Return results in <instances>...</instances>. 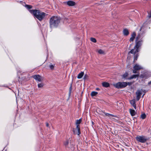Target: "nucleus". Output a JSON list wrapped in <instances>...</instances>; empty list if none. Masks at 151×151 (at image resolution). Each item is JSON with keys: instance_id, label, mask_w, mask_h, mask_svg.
<instances>
[{"instance_id": "f257e3e1", "label": "nucleus", "mask_w": 151, "mask_h": 151, "mask_svg": "<svg viewBox=\"0 0 151 151\" xmlns=\"http://www.w3.org/2000/svg\"><path fill=\"white\" fill-rule=\"evenodd\" d=\"M29 12L40 21H42L47 15L46 13L39 10L31 9L29 10Z\"/></svg>"}, {"instance_id": "f03ea898", "label": "nucleus", "mask_w": 151, "mask_h": 151, "mask_svg": "<svg viewBox=\"0 0 151 151\" xmlns=\"http://www.w3.org/2000/svg\"><path fill=\"white\" fill-rule=\"evenodd\" d=\"M60 18L57 16H53L50 19V26L51 28L57 27L60 22Z\"/></svg>"}, {"instance_id": "7ed1b4c3", "label": "nucleus", "mask_w": 151, "mask_h": 151, "mask_svg": "<svg viewBox=\"0 0 151 151\" xmlns=\"http://www.w3.org/2000/svg\"><path fill=\"white\" fill-rule=\"evenodd\" d=\"M114 87L118 88H121L126 87L127 85V83L126 82H119L113 84Z\"/></svg>"}, {"instance_id": "20e7f679", "label": "nucleus", "mask_w": 151, "mask_h": 151, "mask_svg": "<svg viewBox=\"0 0 151 151\" xmlns=\"http://www.w3.org/2000/svg\"><path fill=\"white\" fill-rule=\"evenodd\" d=\"M64 145L66 147L70 148L72 150H74V145L73 143L71 142L70 141L67 140L64 142Z\"/></svg>"}, {"instance_id": "39448f33", "label": "nucleus", "mask_w": 151, "mask_h": 151, "mask_svg": "<svg viewBox=\"0 0 151 151\" xmlns=\"http://www.w3.org/2000/svg\"><path fill=\"white\" fill-rule=\"evenodd\" d=\"M137 141L141 143H145L147 140V138L145 136H138L136 137Z\"/></svg>"}, {"instance_id": "423d86ee", "label": "nucleus", "mask_w": 151, "mask_h": 151, "mask_svg": "<svg viewBox=\"0 0 151 151\" xmlns=\"http://www.w3.org/2000/svg\"><path fill=\"white\" fill-rule=\"evenodd\" d=\"M143 69V68L138 64H136L133 67V73H137V71Z\"/></svg>"}, {"instance_id": "0eeeda50", "label": "nucleus", "mask_w": 151, "mask_h": 151, "mask_svg": "<svg viewBox=\"0 0 151 151\" xmlns=\"http://www.w3.org/2000/svg\"><path fill=\"white\" fill-rule=\"evenodd\" d=\"M145 93V91H143L142 89L141 90H138L136 93L137 96V101H138L140 99L141 96L142 94V92Z\"/></svg>"}, {"instance_id": "6e6552de", "label": "nucleus", "mask_w": 151, "mask_h": 151, "mask_svg": "<svg viewBox=\"0 0 151 151\" xmlns=\"http://www.w3.org/2000/svg\"><path fill=\"white\" fill-rule=\"evenodd\" d=\"M33 78L35 80L39 82H41L43 80V77L38 75L34 76Z\"/></svg>"}, {"instance_id": "1a4fd4ad", "label": "nucleus", "mask_w": 151, "mask_h": 151, "mask_svg": "<svg viewBox=\"0 0 151 151\" xmlns=\"http://www.w3.org/2000/svg\"><path fill=\"white\" fill-rule=\"evenodd\" d=\"M73 132L74 134H77L79 135L80 133V126L79 125H77L76 129H73Z\"/></svg>"}, {"instance_id": "9d476101", "label": "nucleus", "mask_w": 151, "mask_h": 151, "mask_svg": "<svg viewBox=\"0 0 151 151\" xmlns=\"http://www.w3.org/2000/svg\"><path fill=\"white\" fill-rule=\"evenodd\" d=\"M142 42V40H140L137 42H136V45L134 46V48H137L138 49V48H139L141 46Z\"/></svg>"}, {"instance_id": "9b49d317", "label": "nucleus", "mask_w": 151, "mask_h": 151, "mask_svg": "<svg viewBox=\"0 0 151 151\" xmlns=\"http://www.w3.org/2000/svg\"><path fill=\"white\" fill-rule=\"evenodd\" d=\"M139 50L137 48H134V49H132L130 52H129V53H131L132 54H135L136 53L138 52Z\"/></svg>"}, {"instance_id": "f8f14e48", "label": "nucleus", "mask_w": 151, "mask_h": 151, "mask_svg": "<svg viewBox=\"0 0 151 151\" xmlns=\"http://www.w3.org/2000/svg\"><path fill=\"white\" fill-rule=\"evenodd\" d=\"M67 4L69 6H74L76 4L75 3L72 1H68L66 2Z\"/></svg>"}, {"instance_id": "ddd939ff", "label": "nucleus", "mask_w": 151, "mask_h": 151, "mask_svg": "<svg viewBox=\"0 0 151 151\" xmlns=\"http://www.w3.org/2000/svg\"><path fill=\"white\" fill-rule=\"evenodd\" d=\"M123 33L124 36H127L129 34L128 30L127 29H124L123 31Z\"/></svg>"}, {"instance_id": "4468645a", "label": "nucleus", "mask_w": 151, "mask_h": 151, "mask_svg": "<svg viewBox=\"0 0 151 151\" xmlns=\"http://www.w3.org/2000/svg\"><path fill=\"white\" fill-rule=\"evenodd\" d=\"M139 76V74L133 75L130 77L128 78L127 79L131 80L134 78H136L137 77H138Z\"/></svg>"}, {"instance_id": "2eb2a0df", "label": "nucleus", "mask_w": 151, "mask_h": 151, "mask_svg": "<svg viewBox=\"0 0 151 151\" xmlns=\"http://www.w3.org/2000/svg\"><path fill=\"white\" fill-rule=\"evenodd\" d=\"M130 103L132 105L135 109H136V106L135 104V101L134 100H132L130 101Z\"/></svg>"}, {"instance_id": "dca6fc26", "label": "nucleus", "mask_w": 151, "mask_h": 151, "mask_svg": "<svg viewBox=\"0 0 151 151\" xmlns=\"http://www.w3.org/2000/svg\"><path fill=\"white\" fill-rule=\"evenodd\" d=\"M129 111L130 113L132 116H133L135 115L136 112L134 110L132 109H130Z\"/></svg>"}, {"instance_id": "f3484780", "label": "nucleus", "mask_w": 151, "mask_h": 151, "mask_svg": "<svg viewBox=\"0 0 151 151\" xmlns=\"http://www.w3.org/2000/svg\"><path fill=\"white\" fill-rule=\"evenodd\" d=\"M84 74V73L83 72H81V73H79L78 76L77 78L78 79H80L82 78Z\"/></svg>"}, {"instance_id": "a211bd4d", "label": "nucleus", "mask_w": 151, "mask_h": 151, "mask_svg": "<svg viewBox=\"0 0 151 151\" xmlns=\"http://www.w3.org/2000/svg\"><path fill=\"white\" fill-rule=\"evenodd\" d=\"M129 74L127 72H125L122 76V78L127 79V77L128 76Z\"/></svg>"}, {"instance_id": "6ab92c4d", "label": "nucleus", "mask_w": 151, "mask_h": 151, "mask_svg": "<svg viewBox=\"0 0 151 151\" xmlns=\"http://www.w3.org/2000/svg\"><path fill=\"white\" fill-rule=\"evenodd\" d=\"M102 86L105 87H107L109 86V83L107 82H103L102 83Z\"/></svg>"}, {"instance_id": "aec40b11", "label": "nucleus", "mask_w": 151, "mask_h": 151, "mask_svg": "<svg viewBox=\"0 0 151 151\" xmlns=\"http://www.w3.org/2000/svg\"><path fill=\"white\" fill-rule=\"evenodd\" d=\"M98 94V92L96 91H92L91 93V96H95Z\"/></svg>"}, {"instance_id": "412c9836", "label": "nucleus", "mask_w": 151, "mask_h": 151, "mask_svg": "<svg viewBox=\"0 0 151 151\" xmlns=\"http://www.w3.org/2000/svg\"><path fill=\"white\" fill-rule=\"evenodd\" d=\"M104 113L105 114V115L106 116H107L109 117H110L111 116H112V117H114L115 116L114 115H113V114H109L108 113H105V112H104Z\"/></svg>"}, {"instance_id": "4be33fe9", "label": "nucleus", "mask_w": 151, "mask_h": 151, "mask_svg": "<svg viewBox=\"0 0 151 151\" xmlns=\"http://www.w3.org/2000/svg\"><path fill=\"white\" fill-rule=\"evenodd\" d=\"M98 52L101 54H104L105 53L104 52L103 50L101 49L99 50L98 51Z\"/></svg>"}, {"instance_id": "5701e85b", "label": "nucleus", "mask_w": 151, "mask_h": 151, "mask_svg": "<svg viewBox=\"0 0 151 151\" xmlns=\"http://www.w3.org/2000/svg\"><path fill=\"white\" fill-rule=\"evenodd\" d=\"M140 117L142 119H144L146 117V115L145 114H143L141 115Z\"/></svg>"}, {"instance_id": "b1692460", "label": "nucleus", "mask_w": 151, "mask_h": 151, "mask_svg": "<svg viewBox=\"0 0 151 151\" xmlns=\"http://www.w3.org/2000/svg\"><path fill=\"white\" fill-rule=\"evenodd\" d=\"M25 7L28 9H31L32 8V6L27 4L25 5Z\"/></svg>"}, {"instance_id": "393cba45", "label": "nucleus", "mask_w": 151, "mask_h": 151, "mask_svg": "<svg viewBox=\"0 0 151 151\" xmlns=\"http://www.w3.org/2000/svg\"><path fill=\"white\" fill-rule=\"evenodd\" d=\"M44 86V84L43 83H40L38 84V88H42Z\"/></svg>"}, {"instance_id": "a878e982", "label": "nucleus", "mask_w": 151, "mask_h": 151, "mask_svg": "<svg viewBox=\"0 0 151 151\" xmlns=\"http://www.w3.org/2000/svg\"><path fill=\"white\" fill-rule=\"evenodd\" d=\"M91 40L93 42L95 43L96 42V39L94 38H91Z\"/></svg>"}, {"instance_id": "bb28decb", "label": "nucleus", "mask_w": 151, "mask_h": 151, "mask_svg": "<svg viewBox=\"0 0 151 151\" xmlns=\"http://www.w3.org/2000/svg\"><path fill=\"white\" fill-rule=\"evenodd\" d=\"M81 122V119H80L76 121V123L77 124H80Z\"/></svg>"}, {"instance_id": "cd10ccee", "label": "nucleus", "mask_w": 151, "mask_h": 151, "mask_svg": "<svg viewBox=\"0 0 151 151\" xmlns=\"http://www.w3.org/2000/svg\"><path fill=\"white\" fill-rule=\"evenodd\" d=\"M136 35V33L135 32H133L132 34L131 37H133V38H135V36Z\"/></svg>"}, {"instance_id": "c85d7f7f", "label": "nucleus", "mask_w": 151, "mask_h": 151, "mask_svg": "<svg viewBox=\"0 0 151 151\" xmlns=\"http://www.w3.org/2000/svg\"><path fill=\"white\" fill-rule=\"evenodd\" d=\"M50 68V69L52 70H53L54 68V65H50L49 66Z\"/></svg>"}, {"instance_id": "c756f323", "label": "nucleus", "mask_w": 151, "mask_h": 151, "mask_svg": "<svg viewBox=\"0 0 151 151\" xmlns=\"http://www.w3.org/2000/svg\"><path fill=\"white\" fill-rule=\"evenodd\" d=\"M88 78V76L87 75H85L83 78V79L86 80Z\"/></svg>"}, {"instance_id": "7c9ffc66", "label": "nucleus", "mask_w": 151, "mask_h": 151, "mask_svg": "<svg viewBox=\"0 0 151 151\" xmlns=\"http://www.w3.org/2000/svg\"><path fill=\"white\" fill-rule=\"evenodd\" d=\"M138 56V54H137L135 55L134 57V60H137Z\"/></svg>"}, {"instance_id": "2f4dec72", "label": "nucleus", "mask_w": 151, "mask_h": 151, "mask_svg": "<svg viewBox=\"0 0 151 151\" xmlns=\"http://www.w3.org/2000/svg\"><path fill=\"white\" fill-rule=\"evenodd\" d=\"M134 38H133V37H131L130 38V40H130V42H133L134 41Z\"/></svg>"}, {"instance_id": "473e14b6", "label": "nucleus", "mask_w": 151, "mask_h": 151, "mask_svg": "<svg viewBox=\"0 0 151 151\" xmlns=\"http://www.w3.org/2000/svg\"><path fill=\"white\" fill-rule=\"evenodd\" d=\"M140 38V36L139 35L137 37H136V42H137V41Z\"/></svg>"}, {"instance_id": "72a5a7b5", "label": "nucleus", "mask_w": 151, "mask_h": 151, "mask_svg": "<svg viewBox=\"0 0 151 151\" xmlns=\"http://www.w3.org/2000/svg\"><path fill=\"white\" fill-rule=\"evenodd\" d=\"M127 83V85H129V86H130L132 84V83L131 82H129Z\"/></svg>"}, {"instance_id": "f704fd0d", "label": "nucleus", "mask_w": 151, "mask_h": 151, "mask_svg": "<svg viewBox=\"0 0 151 151\" xmlns=\"http://www.w3.org/2000/svg\"><path fill=\"white\" fill-rule=\"evenodd\" d=\"M46 125L47 127H48L49 126V124L48 123H47L46 124Z\"/></svg>"}, {"instance_id": "c9c22d12", "label": "nucleus", "mask_w": 151, "mask_h": 151, "mask_svg": "<svg viewBox=\"0 0 151 151\" xmlns=\"http://www.w3.org/2000/svg\"><path fill=\"white\" fill-rule=\"evenodd\" d=\"M149 85H151V81L149 82L148 83Z\"/></svg>"}, {"instance_id": "e433bc0d", "label": "nucleus", "mask_w": 151, "mask_h": 151, "mask_svg": "<svg viewBox=\"0 0 151 151\" xmlns=\"http://www.w3.org/2000/svg\"><path fill=\"white\" fill-rule=\"evenodd\" d=\"M142 27H141L140 29V31H141L142 29Z\"/></svg>"}, {"instance_id": "4c0bfd02", "label": "nucleus", "mask_w": 151, "mask_h": 151, "mask_svg": "<svg viewBox=\"0 0 151 151\" xmlns=\"http://www.w3.org/2000/svg\"><path fill=\"white\" fill-rule=\"evenodd\" d=\"M96 89L97 90H99V88H97Z\"/></svg>"}, {"instance_id": "58836bf2", "label": "nucleus", "mask_w": 151, "mask_h": 151, "mask_svg": "<svg viewBox=\"0 0 151 151\" xmlns=\"http://www.w3.org/2000/svg\"><path fill=\"white\" fill-rule=\"evenodd\" d=\"M120 104H121L122 106H123V104H122V103Z\"/></svg>"}, {"instance_id": "ea45409f", "label": "nucleus", "mask_w": 151, "mask_h": 151, "mask_svg": "<svg viewBox=\"0 0 151 151\" xmlns=\"http://www.w3.org/2000/svg\"><path fill=\"white\" fill-rule=\"evenodd\" d=\"M142 75H141L140 76V77H141V78H143V77H142Z\"/></svg>"}, {"instance_id": "a19ab883", "label": "nucleus", "mask_w": 151, "mask_h": 151, "mask_svg": "<svg viewBox=\"0 0 151 151\" xmlns=\"http://www.w3.org/2000/svg\"><path fill=\"white\" fill-rule=\"evenodd\" d=\"M144 95H145V94H143V96Z\"/></svg>"}, {"instance_id": "79ce46f5", "label": "nucleus", "mask_w": 151, "mask_h": 151, "mask_svg": "<svg viewBox=\"0 0 151 151\" xmlns=\"http://www.w3.org/2000/svg\"><path fill=\"white\" fill-rule=\"evenodd\" d=\"M93 122H92V124H93Z\"/></svg>"}]
</instances>
